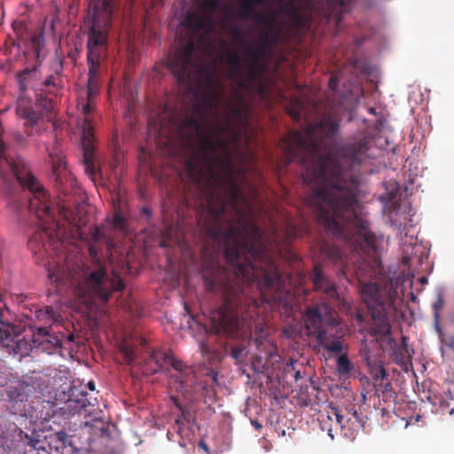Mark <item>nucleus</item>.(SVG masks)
Returning <instances> with one entry per match:
<instances>
[{
  "mask_svg": "<svg viewBox=\"0 0 454 454\" xmlns=\"http://www.w3.org/2000/svg\"><path fill=\"white\" fill-rule=\"evenodd\" d=\"M44 86L45 87H50L51 85H53V76H49L45 81H44Z\"/></svg>",
  "mask_w": 454,
  "mask_h": 454,
  "instance_id": "5fc2aeb1",
  "label": "nucleus"
},
{
  "mask_svg": "<svg viewBox=\"0 0 454 454\" xmlns=\"http://www.w3.org/2000/svg\"><path fill=\"white\" fill-rule=\"evenodd\" d=\"M449 347H450L451 348H454V336L450 338Z\"/></svg>",
  "mask_w": 454,
  "mask_h": 454,
  "instance_id": "13d9d810",
  "label": "nucleus"
},
{
  "mask_svg": "<svg viewBox=\"0 0 454 454\" xmlns=\"http://www.w3.org/2000/svg\"><path fill=\"white\" fill-rule=\"evenodd\" d=\"M366 366L368 367L370 375L375 380V384H378L379 381H382L386 378L387 372L382 363L377 358L367 364Z\"/></svg>",
  "mask_w": 454,
  "mask_h": 454,
  "instance_id": "393cba45",
  "label": "nucleus"
},
{
  "mask_svg": "<svg viewBox=\"0 0 454 454\" xmlns=\"http://www.w3.org/2000/svg\"><path fill=\"white\" fill-rule=\"evenodd\" d=\"M120 351L129 365L139 367L145 375L157 373L168 359L166 352L150 349L145 340H141L139 345L123 341L120 346Z\"/></svg>",
  "mask_w": 454,
  "mask_h": 454,
  "instance_id": "0eeeda50",
  "label": "nucleus"
},
{
  "mask_svg": "<svg viewBox=\"0 0 454 454\" xmlns=\"http://www.w3.org/2000/svg\"><path fill=\"white\" fill-rule=\"evenodd\" d=\"M29 181L30 213H34L45 231H57L59 226L55 218L54 207L49 192L31 173Z\"/></svg>",
  "mask_w": 454,
  "mask_h": 454,
  "instance_id": "6e6552de",
  "label": "nucleus"
},
{
  "mask_svg": "<svg viewBox=\"0 0 454 454\" xmlns=\"http://www.w3.org/2000/svg\"><path fill=\"white\" fill-rule=\"evenodd\" d=\"M185 21L191 27L207 34L212 33L215 27V18L200 12L188 14Z\"/></svg>",
  "mask_w": 454,
  "mask_h": 454,
  "instance_id": "dca6fc26",
  "label": "nucleus"
},
{
  "mask_svg": "<svg viewBox=\"0 0 454 454\" xmlns=\"http://www.w3.org/2000/svg\"><path fill=\"white\" fill-rule=\"evenodd\" d=\"M66 339L68 342H73L74 340V334L73 333H61V337L60 339Z\"/></svg>",
  "mask_w": 454,
  "mask_h": 454,
  "instance_id": "49530a36",
  "label": "nucleus"
},
{
  "mask_svg": "<svg viewBox=\"0 0 454 454\" xmlns=\"http://www.w3.org/2000/svg\"><path fill=\"white\" fill-rule=\"evenodd\" d=\"M286 253H287L286 257H288L289 260L295 262L299 259L298 256L294 252L288 250Z\"/></svg>",
  "mask_w": 454,
  "mask_h": 454,
  "instance_id": "8fccbe9b",
  "label": "nucleus"
},
{
  "mask_svg": "<svg viewBox=\"0 0 454 454\" xmlns=\"http://www.w3.org/2000/svg\"><path fill=\"white\" fill-rule=\"evenodd\" d=\"M353 0H330L327 7V18L336 21L339 26L342 16L349 11L350 4Z\"/></svg>",
  "mask_w": 454,
  "mask_h": 454,
  "instance_id": "6ab92c4d",
  "label": "nucleus"
},
{
  "mask_svg": "<svg viewBox=\"0 0 454 454\" xmlns=\"http://www.w3.org/2000/svg\"><path fill=\"white\" fill-rule=\"evenodd\" d=\"M118 0H90L92 11L88 16L87 61L101 62L108 49V35L112 26L113 10Z\"/></svg>",
  "mask_w": 454,
  "mask_h": 454,
  "instance_id": "20e7f679",
  "label": "nucleus"
},
{
  "mask_svg": "<svg viewBox=\"0 0 454 454\" xmlns=\"http://www.w3.org/2000/svg\"><path fill=\"white\" fill-rule=\"evenodd\" d=\"M124 287L123 280L115 270L108 273L104 268H99L77 284L75 294L85 303H92L96 300L106 303L112 294L120 292Z\"/></svg>",
  "mask_w": 454,
  "mask_h": 454,
  "instance_id": "423d86ee",
  "label": "nucleus"
},
{
  "mask_svg": "<svg viewBox=\"0 0 454 454\" xmlns=\"http://www.w3.org/2000/svg\"><path fill=\"white\" fill-rule=\"evenodd\" d=\"M261 43L244 57L245 74L223 102L224 90L215 67L194 59L195 43L189 40L172 53L168 67L180 84L194 94L192 112L176 124L178 136L192 153L186 168L197 189L196 218L204 234H263L251 218L249 201L236 178V168L223 135L247 120L249 106L243 91L251 90L262 70L266 49L278 41L262 30Z\"/></svg>",
  "mask_w": 454,
  "mask_h": 454,
  "instance_id": "f257e3e1",
  "label": "nucleus"
},
{
  "mask_svg": "<svg viewBox=\"0 0 454 454\" xmlns=\"http://www.w3.org/2000/svg\"><path fill=\"white\" fill-rule=\"evenodd\" d=\"M255 5H257V4H255L254 0H240V12L239 15L243 19L251 20L255 12Z\"/></svg>",
  "mask_w": 454,
  "mask_h": 454,
  "instance_id": "c85d7f7f",
  "label": "nucleus"
},
{
  "mask_svg": "<svg viewBox=\"0 0 454 454\" xmlns=\"http://www.w3.org/2000/svg\"><path fill=\"white\" fill-rule=\"evenodd\" d=\"M76 402L80 404L81 407L84 408L86 406V400L82 398L76 400Z\"/></svg>",
  "mask_w": 454,
  "mask_h": 454,
  "instance_id": "4d7b16f0",
  "label": "nucleus"
},
{
  "mask_svg": "<svg viewBox=\"0 0 454 454\" xmlns=\"http://www.w3.org/2000/svg\"><path fill=\"white\" fill-rule=\"evenodd\" d=\"M8 396L11 401H12L16 403H18L19 402L22 403L24 401V397L27 398V396L24 394H22L17 388H13V387H11L8 390Z\"/></svg>",
  "mask_w": 454,
  "mask_h": 454,
  "instance_id": "ea45409f",
  "label": "nucleus"
},
{
  "mask_svg": "<svg viewBox=\"0 0 454 454\" xmlns=\"http://www.w3.org/2000/svg\"><path fill=\"white\" fill-rule=\"evenodd\" d=\"M30 55L33 54L36 58L38 64H41L45 58L44 40L43 35L30 36Z\"/></svg>",
  "mask_w": 454,
  "mask_h": 454,
  "instance_id": "5701e85b",
  "label": "nucleus"
},
{
  "mask_svg": "<svg viewBox=\"0 0 454 454\" xmlns=\"http://www.w3.org/2000/svg\"><path fill=\"white\" fill-rule=\"evenodd\" d=\"M50 156L51 158V164H52V172L55 176L56 182L62 185L63 178L67 176V162L64 157L58 156L53 157L51 153H50Z\"/></svg>",
  "mask_w": 454,
  "mask_h": 454,
  "instance_id": "b1692460",
  "label": "nucleus"
},
{
  "mask_svg": "<svg viewBox=\"0 0 454 454\" xmlns=\"http://www.w3.org/2000/svg\"><path fill=\"white\" fill-rule=\"evenodd\" d=\"M113 225L122 232H127L128 231V221L120 212H115Z\"/></svg>",
  "mask_w": 454,
  "mask_h": 454,
  "instance_id": "f704fd0d",
  "label": "nucleus"
},
{
  "mask_svg": "<svg viewBox=\"0 0 454 454\" xmlns=\"http://www.w3.org/2000/svg\"><path fill=\"white\" fill-rule=\"evenodd\" d=\"M294 378L296 380L301 378L300 371H296L294 373Z\"/></svg>",
  "mask_w": 454,
  "mask_h": 454,
  "instance_id": "052dcab7",
  "label": "nucleus"
},
{
  "mask_svg": "<svg viewBox=\"0 0 454 454\" xmlns=\"http://www.w3.org/2000/svg\"><path fill=\"white\" fill-rule=\"evenodd\" d=\"M84 428L93 437H102L107 433V427L105 425V422L101 419H96L93 421V423L86 422L84 425Z\"/></svg>",
  "mask_w": 454,
  "mask_h": 454,
  "instance_id": "a878e982",
  "label": "nucleus"
},
{
  "mask_svg": "<svg viewBox=\"0 0 454 454\" xmlns=\"http://www.w3.org/2000/svg\"><path fill=\"white\" fill-rule=\"evenodd\" d=\"M246 349V347L243 345H237L231 348L230 356L233 358L237 363H239L243 358V354Z\"/></svg>",
  "mask_w": 454,
  "mask_h": 454,
  "instance_id": "e433bc0d",
  "label": "nucleus"
},
{
  "mask_svg": "<svg viewBox=\"0 0 454 454\" xmlns=\"http://www.w3.org/2000/svg\"><path fill=\"white\" fill-rule=\"evenodd\" d=\"M257 4H268L269 6L272 5L273 0H254Z\"/></svg>",
  "mask_w": 454,
  "mask_h": 454,
  "instance_id": "603ef678",
  "label": "nucleus"
},
{
  "mask_svg": "<svg viewBox=\"0 0 454 454\" xmlns=\"http://www.w3.org/2000/svg\"><path fill=\"white\" fill-rule=\"evenodd\" d=\"M314 289L324 293L328 298L338 300L339 294L334 283L322 271L321 265L316 263L310 275Z\"/></svg>",
  "mask_w": 454,
  "mask_h": 454,
  "instance_id": "ddd939ff",
  "label": "nucleus"
},
{
  "mask_svg": "<svg viewBox=\"0 0 454 454\" xmlns=\"http://www.w3.org/2000/svg\"><path fill=\"white\" fill-rule=\"evenodd\" d=\"M227 62L231 66L229 70V78L233 79V88H237V80L243 79L245 74L244 58H242L237 51L229 50L227 52Z\"/></svg>",
  "mask_w": 454,
  "mask_h": 454,
  "instance_id": "a211bd4d",
  "label": "nucleus"
},
{
  "mask_svg": "<svg viewBox=\"0 0 454 454\" xmlns=\"http://www.w3.org/2000/svg\"><path fill=\"white\" fill-rule=\"evenodd\" d=\"M168 362H169L171 366L178 372V374L176 377L180 381V387H183V386L188 382V374L186 372H184V369L186 366L182 361L177 360L171 356H168Z\"/></svg>",
  "mask_w": 454,
  "mask_h": 454,
  "instance_id": "cd10ccee",
  "label": "nucleus"
},
{
  "mask_svg": "<svg viewBox=\"0 0 454 454\" xmlns=\"http://www.w3.org/2000/svg\"><path fill=\"white\" fill-rule=\"evenodd\" d=\"M329 413L330 415L334 416L336 426H339L340 428L344 427V417L340 413L338 408L334 406H329Z\"/></svg>",
  "mask_w": 454,
  "mask_h": 454,
  "instance_id": "4c0bfd02",
  "label": "nucleus"
},
{
  "mask_svg": "<svg viewBox=\"0 0 454 454\" xmlns=\"http://www.w3.org/2000/svg\"><path fill=\"white\" fill-rule=\"evenodd\" d=\"M254 21L262 27L260 29V32L262 30H269L270 32V38L271 40H274L276 35L278 34V36L280 35V30L275 29L276 28V17L272 15H267L262 12H256L253 15L252 19Z\"/></svg>",
  "mask_w": 454,
  "mask_h": 454,
  "instance_id": "aec40b11",
  "label": "nucleus"
},
{
  "mask_svg": "<svg viewBox=\"0 0 454 454\" xmlns=\"http://www.w3.org/2000/svg\"><path fill=\"white\" fill-rule=\"evenodd\" d=\"M219 0H202L200 4V12L215 17V12L220 9Z\"/></svg>",
  "mask_w": 454,
  "mask_h": 454,
  "instance_id": "2f4dec72",
  "label": "nucleus"
},
{
  "mask_svg": "<svg viewBox=\"0 0 454 454\" xmlns=\"http://www.w3.org/2000/svg\"><path fill=\"white\" fill-rule=\"evenodd\" d=\"M339 128L338 120L325 115L303 132L290 131L281 147L288 162L296 161L304 168L302 178L311 189L307 200L318 220L354 251L377 263V238L362 216L359 181L355 174L367 156L372 139L362 137L342 146L335 155Z\"/></svg>",
  "mask_w": 454,
  "mask_h": 454,
  "instance_id": "f03ea898",
  "label": "nucleus"
},
{
  "mask_svg": "<svg viewBox=\"0 0 454 454\" xmlns=\"http://www.w3.org/2000/svg\"><path fill=\"white\" fill-rule=\"evenodd\" d=\"M396 297L397 293L392 284L384 290L376 283H364L362 286L361 298L372 319L371 334L377 340H391V325L387 315V306H393Z\"/></svg>",
  "mask_w": 454,
  "mask_h": 454,
  "instance_id": "39448f33",
  "label": "nucleus"
},
{
  "mask_svg": "<svg viewBox=\"0 0 454 454\" xmlns=\"http://www.w3.org/2000/svg\"><path fill=\"white\" fill-rule=\"evenodd\" d=\"M232 35L236 40H238L240 43H244L245 39L241 35L240 29L239 27L232 28Z\"/></svg>",
  "mask_w": 454,
  "mask_h": 454,
  "instance_id": "c03bdc74",
  "label": "nucleus"
},
{
  "mask_svg": "<svg viewBox=\"0 0 454 454\" xmlns=\"http://www.w3.org/2000/svg\"><path fill=\"white\" fill-rule=\"evenodd\" d=\"M49 277H50V278H51V279H52V278H53V274H52V273H50V274H49Z\"/></svg>",
  "mask_w": 454,
  "mask_h": 454,
  "instance_id": "338daca9",
  "label": "nucleus"
},
{
  "mask_svg": "<svg viewBox=\"0 0 454 454\" xmlns=\"http://www.w3.org/2000/svg\"><path fill=\"white\" fill-rule=\"evenodd\" d=\"M304 324L309 333L316 339L332 325H338L333 310L326 303L308 308L304 315Z\"/></svg>",
  "mask_w": 454,
  "mask_h": 454,
  "instance_id": "1a4fd4ad",
  "label": "nucleus"
},
{
  "mask_svg": "<svg viewBox=\"0 0 454 454\" xmlns=\"http://www.w3.org/2000/svg\"><path fill=\"white\" fill-rule=\"evenodd\" d=\"M294 364H295V361H294L293 359H290L287 364H286V372H289L290 370H294Z\"/></svg>",
  "mask_w": 454,
  "mask_h": 454,
  "instance_id": "09e8293b",
  "label": "nucleus"
},
{
  "mask_svg": "<svg viewBox=\"0 0 454 454\" xmlns=\"http://www.w3.org/2000/svg\"><path fill=\"white\" fill-rule=\"evenodd\" d=\"M62 347V339L55 333H50L48 328L38 327L34 333L30 342V350L38 349L48 354H52Z\"/></svg>",
  "mask_w": 454,
  "mask_h": 454,
  "instance_id": "9b49d317",
  "label": "nucleus"
},
{
  "mask_svg": "<svg viewBox=\"0 0 454 454\" xmlns=\"http://www.w3.org/2000/svg\"><path fill=\"white\" fill-rule=\"evenodd\" d=\"M354 366L347 355H340L336 360V370L340 376L348 375Z\"/></svg>",
  "mask_w": 454,
  "mask_h": 454,
  "instance_id": "7c9ffc66",
  "label": "nucleus"
},
{
  "mask_svg": "<svg viewBox=\"0 0 454 454\" xmlns=\"http://www.w3.org/2000/svg\"><path fill=\"white\" fill-rule=\"evenodd\" d=\"M251 423L258 430L262 428V424L259 421H257V420H252Z\"/></svg>",
  "mask_w": 454,
  "mask_h": 454,
  "instance_id": "6e6d98bb",
  "label": "nucleus"
},
{
  "mask_svg": "<svg viewBox=\"0 0 454 454\" xmlns=\"http://www.w3.org/2000/svg\"><path fill=\"white\" fill-rule=\"evenodd\" d=\"M88 85L86 91V100L82 98L78 100V107H81L82 119L79 120L78 127L82 131V164L85 174L89 178L95 182L97 175L101 173L97 168L94 162V113L96 108L95 97L98 92V73L101 62L87 61Z\"/></svg>",
  "mask_w": 454,
  "mask_h": 454,
  "instance_id": "7ed1b4c3",
  "label": "nucleus"
},
{
  "mask_svg": "<svg viewBox=\"0 0 454 454\" xmlns=\"http://www.w3.org/2000/svg\"><path fill=\"white\" fill-rule=\"evenodd\" d=\"M152 215V210L148 207H143L141 209V215L149 218Z\"/></svg>",
  "mask_w": 454,
  "mask_h": 454,
  "instance_id": "de8ad7c7",
  "label": "nucleus"
},
{
  "mask_svg": "<svg viewBox=\"0 0 454 454\" xmlns=\"http://www.w3.org/2000/svg\"><path fill=\"white\" fill-rule=\"evenodd\" d=\"M322 250L325 254L326 257L334 263H338L342 261V253L338 247L325 243L323 245Z\"/></svg>",
  "mask_w": 454,
  "mask_h": 454,
  "instance_id": "c756f323",
  "label": "nucleus"
},
{
  "mask_svg": "<svg viewBox=\"0 0 454 454\" xmlns=\"http://www.w3.org/2000/svg\"><path fill=\"white\" fill-rule=\"evenodd\" d=\"M6 160V161H7V163H9L11 166L12 165V163H10V160H8L6 157H5V160Z\"/></svg>",
  "mask_w": 454,
  "mask_h": 454,
  "instance_id": "69168bd1",
  "label": "nucleus"
},
{
  "mask_svg": "<svg viewBox=\"0 0 454 454\" xmlns=\"http://www.w3.org/2000/svg\"><path fill=\"white\" fill-rule=\"evenodd\" d=\"M278 13L286 15L294 25L302 26L304 20L296 0H278Z\"/></svg>",
  "mask_w": 454,
  "mask_h": 454,
  "instance_id": "f3484780",
  "label": "nucleus"
},
{
  "mask_svg": "<svg viewBox=\"0 0 454 454\" xmlns=\"http://www.w3.org/2000/svg\"><path fill=\"white\" fill-rule=\"evenodd\" d=\"M304 110L303 102L298 98H293L290 100V106L287 108L288 114L293 120L299 121L301 119Z\"/></svg>",
  "mask_w": 454,
  "mask_h": 454,
  "instance_id": "bb28decb",
  "label": "nucleus"
},
{
  "mask_svg": "<svg viewBox=\"0 0 454 454\" xmlns=\"http://www.w3.org/2000/svg\"><path fill=\"white\" fill-rule=\"evenodd\" d=\"M382 387V399L385 403L395 396V393L390 382L384 384Z\"/></svg>",
  "mask_w": 454,
  "mask_h": 454,
  "instance_id": "58836bf2",
  "label": "nucleus"
},
{
  "mask_svg": "<svg viewBox=\"0 0 454 454\" xmlns=\"http://www.w3.org/2000/svg\"><path fill=\"white\" fill-rule=\"evenodd\" d=\"M254 342L260 353L253 357V366L255 372H260L270 365L276 357H278L277 348L266 340L255 339Z\"/></svg>",
  "mask_w": 454,
  "mask_h": 454,
  "instance_id": "f8f14e48",
  "label": "nucleus"
},
{
  "mask_svg": "<svg viewBox=\"0 0 454 454\" xmlns=\"http://www.w3.org/2000/svg\"><path fill=\"white\" fill-rule=\"evenodd\" d=\"M359 356L362 358V360L365 363V364L373 361V359H376V357L371 356L370 349L368 348L366 343H363L362 347L360 348Z\"/></svg>",
  "mask_w": 454,
  "mask_h": 454,
  "instance_id": "a19ab883",
  "label": "nucleus"
},
{
  "mask_svg": "<svg viewBox=\"0 0 454 454\" xmlns=\"http://www.w3.org/2000/svg\"><path fill=\"white\" fill-rule=\"evenodd\" d=\"M329 87L332 90H335L336 89V87H337V81H336L335 78H333V77L330 78V80H329Z\"/></svg>",
  "mask_w": 454,
  "mask_h": 454,
  "instance_id": "864d4df0",
  "label": "nucleus"
},
{
  "mask_svg": "<svg viewBox=\"0 0 454 454\" xmlns=\"http://www.w3.org/2000/svg\"><path fill=\"white\" fill-rule=\"evenodd\" d=\"M14 45H16L19 49H23L24 54H27V43L26 40L18 39V41L14 43Z\"/></svg>",
  "mask_w": 454,
  "mask_h": 454,
  "instance_id": "a18cd8bd",
  "label": "nucleus"
},
{
  "mask_svg": "<svg viewBox=\"0 0 454 454\" xmlns=\"http://www.w3.org/2000/svg\"><path fill=\"white\" fill-rule=\"evenodd\" d=\"M200 447H202V449H204V450H207V448L206 444H204V443L200 442Z\"/></svg>",
  "mask_w": 454,
  "mask_h": 454,
  "instance_id": "680f3d73",
  "label": "nucleus"
},
{
  "mask_svg": "<svg viewBox=\"0 0 454 454\" xmlns=\"http://www.w3.org/2000/svg\"><path fill=\"white\" fill-rule=\"evenodd\" d=\"M370 112H371V113H372V114H374V113H375V109H374V108H371V109H370Z\"/></svg>",
  "mask_w": 454,
  "mask_h": 454,
  "instance_id": "0e129e2a",
  "label": "nucleus"
},
{
  "mask_svg": "<svg viewBox=\"0 0 454 454\" xmlns=\"http://www.w3.org/2000/svg\"><path fill=\"white\" fill-rule=\"evenodd\" d=\"M50 379L47 375L40 374L36 372H33L30 375V388L33 389L35 393L39 394L40 395H35V398L40 401L43 396H44V392L49 388Z\"/></svg>",
  "mask_w": 454,
  "mask_h": 454,
  "instance_id": "412c9836",
  "label": "nucleus"
},
{
  "mask_svg": "<svg viewBox=\"0 0 454 454\" xmlns=\"http://www.w3.org/2000/svg\"><path fill=\"white\" fill-rule=\"evenodd\" d=\"M55 282H57V285H59V282H60V278L59 277L55 278Z\"/></svg>",
  "mask_w": 454,
  "mask_h": 454,
  "instance_id": "e2e57ef3",
  "label": "nucleus"
},
{
  "mask_svg": "<svg viewBox=\"0 0 454 454\" xmlns=\"http://www.w3.org/2000/svg\"><path fill=\"white\" fill-rule=\"evenodd\" d=\"M36 317L38 318L43 317L52 323L58 322L56 313H55L54 309L51 307H48L44 312L42 310L36 311Z\"/></svg>",
  "mask_w": 454,
  "mask_h": 454,
  "instance_id": "c9c22d12",
  "label": "nucleus"
},
{
  "mask_svg": "<svg viewBox=\"0 0 454 454\" xmlns=\"http://www.w3.org/2000/svg\"><path fill=\"white\" fill-rule=\"evenodd\" d=\"M321 425V428L323 431H326L328 435L333 439V425L332 423L330 422H326L325 424H320Z\"/></svg>",
  "mask_w": 454,
  "mask_h": 454,
  "instance_id": "37998d69",
  "label": "nucleus"
},
{
  "mask_svg": "<svg viewBox=\"0 0 454 454\" xmlns=\"http://www.w3.org/2000/svg\"><path fill=\"white\" fill-rule=\"evenodd\" d=\"M12 171L20 185L26 189L28 188V167L22 159H16L12 161Z\"/></svg>",
  "mask_w": 454,
  "mask_h": 454,
  "instance_id": "4be33fe9",
  "label": "nucleus"
},
{
  "mask_svg": "<svg viewBox=\"0 0 454 454\" xmlns=\"http://www.w3.org/2000/svg\"><path fill=\"white\" fill-rule=\"evenodd\" d=\"M334 419V416L330 415L329 408L325 411V413L320 415L318 420L320 424H325L326 422L332 423Z\"/></svg>",
  "mask_w": 454,
  "mask_h": 454,
  "instance_id": "79ce46f5",
  "label": "nucleus"
},
{
  "mask_svg": "<svg viewBox=\"0 0 454 454\" xmlns=\"http://www.w3.org/2000/svg\"><path fill=\"white\" fill-rule=\"evenodd\" d=\"M29 118H30V126L33 125L34 123H35L37 121V116H36L35 113L31 110H30Z\"/></svg>",
  "mask_w": 454,
  "mask_h": 454,
  "instance_id": "3c124183",
  "label": "nucleus"
},
{
  "mask_svg": "<svg viewBox=\"0 0 454 454\" xmlns=\"http://www.w3.org/2000/svg\"><path fill=\"white\" fill-rule=\"evenodd\" d=\"M87 386L90 390H95V384L93 381H90Z\"/></svg>",
  "mask_w": 454,
  "mask_h": 454,
  "instance_id": "bf43d9fd",
  "label": "nucleus"
},
{
  "mask_svg": "<svg viewBox=\"0 0 454 454\" xmlns=\"http://www.w3.org/2000/svg\"><path fill=\"white\" fill-rule=\"evenodd\" d=\"M27 75H28V67H25L22 73L17 76V81L22 95L18 98L16 114L20 118L24 120L25 127L28 124V100L24 95L27 90Z\"/></svg>",
  "mask_w": 454,
  "mask_h": 454,
  "instance_id": "2eb2a0df",
  "label": "nucleus"
},
{
  "mask_svg": "<svg viewBox=\"0 0 454 454\" xmlns=\"http://www.w3.org/2000/svg\"><path fill=\"white\" fill-rule=\"evenodd\" d=\"M444 306V295L442 292H438L436 294V300L432 304V309L434 311V317L436 323H438L440 318V312Z\"/></svg>",
  "mask_w": 454,
  "mask_h": 454,
  "instance_id": "72a5a7b5",
  "label": "nucleus"
},
{
  "mask_svg": "<svg viewBox=\"0 0 454 454\" xmlns=\"http://www.w3.org/2000/svg\"><path fill=\"white\" fill-rule=\"evenodd\" d=\"M200 350L202 356L209 362L216 358V351L207 343V341H201L200 343Z\"/></svg>",
  "mask_w": 454,
  "mask_h": 454,
  "instance_id": "473e14b6",
  "label": "nucleus"
},
{
  "mask_svg": "<svg viewBox=\"0 0 454 454\" xmlns=\"http://www.w3.org/2000/svg\"><path fill=\"white\" fill-rule=\"evenodd\" d=\"M42 435L35 430L30 435V454H52L65 445L66 434L62 432Z\"/></svg>",
  "mask_w": 454,
  "mask_h": 454,
  "instance_id": "9d476101",
  "label": "nucleus"
},
{
  "mask_svg": "<svg viewBox=\"0 0 454 454\" xmlns=\"http://www.w3.org/2000/svg\"><path fill=\"white\" fill-rule=\"evenodd\" d=\"M337 325H332L317 338L318 344L328 352L340 353L343 349L342 339L336 329Z\"/></svg>",
  "mask_w": 454,
  "mask_h": 454,
  "instance_id": "4468645a",
  "label": "nucleus"
}]
</instances>
